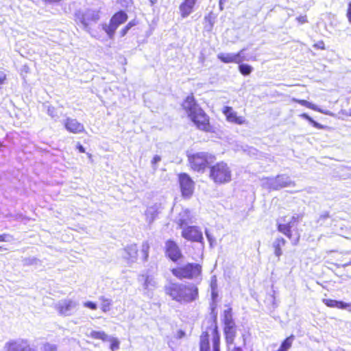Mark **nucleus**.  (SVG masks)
<instances>
[{
	"label": "nucleus",
	"mask_w": 351,
	"mask_h": 351,
	"mask_svg": "<svg viewBox=\"0 0 351 351\" xmlns=\"http://www.w3.org/2000/svg\"><path fill=\"white\" fill-rule=\"evenodd\" d=\"M128 16L127 13L123 10H119L115 12L109 21L108 25H105L103 27V29L107 34L110 38H112L117 29L125 22L127 21Z\"/></svg>",
	"instance_id": "nucleus-9"
},
{
	"label": "nucleus",
	"mask_w": 351,
	"mask_h": 351,
	"mask_svg": "<svg viewBox=\"0 0 351 351\" xmlns=\"http://www.w3.org/2000/svg\"><path fill=\"white\" fill-rule=\"evenodd\" d=\"M222 112L228 122L237 125H243L246 123L245 118L242 116H237V112L233 110L232 107L226 106Z\"/></svg>",
	"instance_id": "nucleus-16"
},
{
	"label": "nucleus",
	"mask_w": 351,
	"mask_h": 351,
	"mask_svg": "<svg viewBox=\"0 0 351 351\" xmlns=\"http://www.w3.org/2000/svg\"><path fill=\"white\" fill-rule=\"evenodd\" d=\"M209 178L216 184L221 185L232 180V170L225 161H219L209 167Z\"/></svg>",
	"instance_id": "nucleus-4"
},
{
	"label": "nucleus",
	"mask_w": 351,
	"mask_h": 351,
	"mask_svg": "<svg viewBox=\"0 0 351 351\" xmlns=\"http://www.w3.org/2000/svg\"><path fill=\"white\" fill-rule=\"evenodd\" d=\"M197 0H183L179 5V12L182 19L188 17L194 10Z\"/></svg>",
	"instance_id": "nucleus-17"
},
{
	"label": "nucleus",
	"mask_w": 351,
	"mask_h": 351,
	"mask_svg": "<svg viewBox=\"0 0 351 351\" xmlns=\"http://www.w3.org/2000/svg\"><path fill=\"white\" fill-rule=\"evenodd\" d=\"M166 295L180 303H190L199 298V289L193 283L170 282L164 288Z\"/></svg>",
	"instance_id": "nucleus-2"
},
{
	"label": "nucleus",
	"mask_w": 351,
	"mask_h": 351,
	"mask_svg": "<svg viewBox=\"0 0 351 351\" xmlns=\"http://www.w3.org/2000/svg\"><path fill=\"white\" fill-rule=\"evenodd\" d=\"M160 160V157L159 156H154L152 160V163L153 165H156Z\"/></svg>",
	"instance_id": "nucleus-41"
},
{
	"label": "nucleus",
	"mask_w": 351,
	"mask_h": 351,
	"mask_svg": "<svg viewBox=\"0 0 351 351\" xmlns=\"http://www.w3.org/2000/svg\"><path fill=\"white\" fill-rule=\"evenodd\" d=\"M313 48L315 49L324 50L326 49V45L323 40H319L313 45Z\"/></svg>",
	"instance_id": "nucleus-30"
},
{
	"label": "nucleus",
	"mask_w": 351,
	"mask_h": 351,
	"mask_svg": "<svg viewBox=\"0 0 351 351\" xmlns=\"http://www.w3.org/2000/svg\"><path fill=\"white\" fill-rule=\"evenodd\" d=\"M64 126L70 133L80 134L86 132L84 125L76 119L66 118L64 121Z\"/></svg>",
	"instance_id": "nucleus-14"
},
{
	"label": "nucleus",
	"mask_w": 351,
	"mask_h": 351,
	"mask_svg": "<svg viewBox=\"0 0 351 351\" xmlns=\"http://www.w3.org/2000/svg\"><path fill=\"white\" fill-rule=\"evenodd\" d=\"M178 178L182 196L185 199H189L194 192V181L186 173H179Z\"/></svg>",
	"instance_id": "nucleus-11"
},
{
	"label": "nucleus",
	"mask_w": 351,
	"mask_h": 351,
	"mask_svg": "<svg viewBox=\"0 0 351 351\" xmlns=\"http://www.w3.org/2000/svg\"><path fill=\"white\" fill-rule=\"evenodd\" d=\"M245 49L240 50L237 53H219L217 55V58L223 63H237L239 64L243 62L245 58L242 56L243 52Z\"/></svg>",
	"instance_id": "nucleus-15"
},
{
	"label": "nucleus",
	"mask_w": 351,
	"mask_h": 351,
	"mask_svg": "<svg viewBox=\"0 0 351 351\" xmlns=\"http://www.w3.org/2000/svg\"><path fill=\"white\" fill-rule=\"evenodd\" d=\"M181 106L189 119L197 130L206 133L215 132V128L210 122V117L197 104L193 93L184 98Z\"/></svg>",
	"instance_id": "nucleus-1"
},
{
	"label": "nucleus",
	"mask_w": 351,
	"mask_h": 351,
	"mask_svg": "<svg viewBox=\"0 0 351 351\" xmlns=\"http://www.w3.org/2000/svg\"><path fill=\"white\" fill-rule=\"evenodd\" d=\"M186 335L185 334V332L182 330H179L178 332H177V334H176V337L178 338V339H181V338H183Z\"/></svg>",
	"instance_id": "nucleus-40"
},
{
	"label": "nucleus",
	"mask_w": 351,
	"mask_h": 351,
	"mask_svg": "<svg viewBox=\"0 0 351 351\" xmlns=\"http://www.w3.org/2000/svg\"><path fill=\"white\" fill-rule=\"evenodd\" d=\"M182 237L191 242H200L203 241L201 230L197 226H188L182 231Z\"/></svg>",
	"instance_id": "nucleus-13"
},
{
	"label": "nucleus",
	"mask_w": 351,
	"mask_h": 351,
	"mask_svg": "<svg viewBox=\"0 0 351 351\" xmlns=\"http://www.w3.org/2000/svg\"><path fill=\"white\" fill-rule=\"evenodd\" d=\"M199 351H220V333L216 315L200 335Z\"/></svg>",
	"instance_id": "nucleus-3"
},
{
	"label": "nucleus",
	"mask_w": 351,
	"mask_h": 351,
	"mask_svg": "<svg viewBox=\"0 0 351 351\" xmlns=\"http://www.w3.org/2000/svg\"><path fill=\"white\" fill-rule=\"evenodd\" d=\"M286 243V241L280 237V238H277L274 244H273V247H274V254L275 255L277 256V257H280L282 254V247L284 246Z\"/></svg>",
	"instance_id": "nucleus-20"
},
{
	"label": "nucleus",
	"mask_w": 351,
	"mask_h": 351,
	"mask_svg": "<svg viewBox=\"0 0 351 351\" xmlns=\"http://www.w3.org/2000/svg\"><path fill=\"white\" fill-rule=\"evenodd\" d=\"M5 80L6 75L3 71H0V84H3Z\"/></svg>",
	"instance_id": "nucleus-38"
},
{
	"label": "nucleus",
	"mask_w": 351,
	"mask_h": 351,
	"mask_svg": "<svg viewBox=\"0 0 351 351\" xmlns=\"http://www.w3.org/2000/svg\"><path fill=\"white\" fill-rule=\"evenodd\" d=\"M84 306L87 307L91 310H95L97 308L96 303L90 301H87L84 303Z\"/></svg>",
	"instance_id": "nucleus-33"
},
{
	"label": "nucleus",
	"mask_w": 351,
	"mask_h": 351,
	"mask_svg": "<svg viewBox=\"0 0 351 351\" xmlns=\"http://www.w3.org/2000/svg\"><path fill=\"white\" fill-rule=\"evenodd\" d=\"M7 351H17L16 343L14 341L8 342L5 345Z\"/></svg>",
	"instance_id": "nucleus-31"
},
{
	"label": "nucleus",
	"mask_w": 351,
	"mask_h": 351,
	"mask_svg": "<svg viewBox=\"0 0 351 351\" xmlns=\"http://www.w3.org/2000/svg\"><path fill=\"white\" fill-rule=\"evenodd\" d=\"M294 338L295 337L293 335L285 338L282 341L279 348L276 351H288L292 346Z\"/></svg>",
	"instance_id": "nucleus-21"
},
{
	"label": "nucleus",
	"mask_w": 351,
	"mask_h": 351,
	"mask_svg": "<svg viewBox=\"0 0 351 351\" xmlns=\"http://www.w3.org/2000/svg\"><path fill=\"white\" fill-rule=\"evenodd\" d=\"M3 146V143H0V148L2 147Z\"/></svg>",
	"instance_id": "nucleus-48"
},
{
	"label": "nucleus",
	"mask_w": 351,
	"mask_h": 351,
	"mask_svg": "<svg viewBox=\"0 0 351 351\" xmlns=\"http://www.w3.org/2000/svg\"><path fill=\"white\" fill-rule=\"evenodd\" d=\"M7 237H8V234H0V242H5L7 241Z\"/></svg>",
	"instance_id": "nucleus-42"
},
{
	"label": "nucleus",
	"mask_w": 351,
	"mask_h": 351,
	"mask_svg": "<svg viewBox=\"0 0 351 351\" xmlns=\"http://www.w3.org/2000/svg\"><path fill=\"white\" fill-rule=\"evenodd\" d=\"M117 3L121 5L122 7L128 8V5L133 4L132 0H117Z\"/></svg>",
	"instance_id": "nucleus-34"
},
{
	"label": "nucleus",
	"mask_w": 351,
	"mask_h": 351,
	"mask_svg": "<svg viewBox=\"0 0 351 351\" xmlns=\"http://www.w3.org/2000/svg\"><path fill=\"white\" fill-rule=\"evenodd\" d=\"M130 29L126 27L125 25L119 32V35L121 37H124L128 32Z\"/></svg>",
	"instance_id": "nucleus-37"
},
{
	"label": "nucleus",
	"mask_w": 351,
	"mask_h": 351,
	"mask_svg": "<svg viewBox=\"0 0 351 351\" xmlns=\"http://www.w3.org/2000/svg\"><path fill=\"white\" fill-rule=\"evenodd\" d=\"M165 254L171 261L176 263L183 257L178 244L173 239H168L165 242Z\"/></svg>",
	"instance_id": "nucleus-12"
},
{
	"label": "nucleus",
	"mask_w": 351,
	"mask_h": 351,
	"mask_svg": "<svg viewBox=\"0 0 351 351\" xmlns=\"http://www.w3.org/2000/svg\"><path fill=\"white\" fill-rule=\"evenodd\" d=\"M238 69L243 76L249 75L253 71V67L247 64H240Z\"/></svg>",
	"instance_id": "nucleus-26"
},
{
	"label": "nucleus",
	"mask_w": 351,
	"mask_h": 351,
	"mask_svg": "<svg viewBox=\"0 0 351 351\" xmlns=\"http://www.w3.org/2000/svg\"><path fill=\"white\" fill-rule=\"evenodd\" d=\"M280 186H287V184H281Z\"/></svg>",
	"instance_id": "nucleus-47"
},
{
	"label": "nucleus",
	"mask_w": 351,
	"mask_h": 351,
	"mask_svg": "<svg viewBox=\"0 0 351 351\" xmlns=\"http://www.w3.org/2000/svg\"><path fill=\"white\" fill-rule=\"evenodd\" d=\"M43 351H58L56 345L46 343L43 345Z\"/></svg>",
	"instance_id": "nucleus-29"
},
{
	"label": "nucleus",
	"mask_w": 351,
	"mask_h": 351,
	"mask_svg": "<svg viewBox=\"0 0 351 351\" xmlns=\"http://www.w3.org/2000/svg\"><path fill=\"white\" fill-rule=\"evenodd\" d=\"M224 0H219V5L221 7V5L223 4V1Z\"/></svg>",
	"instance_id": "nucleus-46"
},
{
	"label": "nucleus",
	"mask_w": 351,
	"mask_h": 351,
	"mask_svg": "<svg viewBox=\"0 0 351 351\" xmlns=\"http://www.w3.org/2000/svg\"><path fill=\"white\" fill-rule=\"evenodd\" d=\"M72 308V302L66 301L58 306V311L61 315H66Z\"/></svg>",
	"instance_id": "nucleus-23"
},
{
	"label": "nucleus",
	"mask_w": 351,
	"mask_h": 351,
	"mask_svg": "<svg viewBox=\"0 0 351 351\" xmlns=\"http://www.w3.org/2000/svg\"><path fill=\"white\" fill-rule=\"evenodd\" d=\"M149 248L150 246L147 241L142 243L140 250L136 244L128 245L124 250L126 254L125 258L131 262L136 261L138 257L142 261H147L149 257Z\"/></svg>",
	"instance_id": "nucleus-8"
},
{
	"label": "nucleus",
	"mask_w": 351,
	"mask_h": 351,
	"mask_svg": "<svg viewBox=\"0 0 351 351\" xmlns=\"http://www.w3.org/2000/svg\"><path fill=\"white\" fill-rule=\"evenodd\" d=\"M293 220L294 221H297V219H296V218H295V217H293Z\"/></svg>",
	"instance_id": "nucleus-49"
},
{
	"label": "nucleus",
	"mask_w": 351,
	"mask_h": 351,
	"mask_svg": "<svg viewBox=\"0 0 351 351\" xmlns=\"http://www.w3.org/2000/svg\"><path fill=\"white\" fill-rule=\"evenodd\" d=\"M76 149L78 150V152L80 153H85V152H86L85 149L84 148V147L80 143H77Z\"/></svg>",
	"instance_id": "nucleus-39"
},
{
	"label": "nucleus",
	"mask_w": 351,
	"mask_h": 351,
	"mask_svg": "<svg viewBox=\"0 0 351 351\" xmlns=\"http://www.w3.org/2000/svg\"><path fill=\"white\" fill-rule=\"evenodd\" d=\"M100 19L99 12L88 10L85 12H78L75 14V21L81 24L85 29H88L92 23L97 22Z\"/></svg>",
	"instance_id": "nucleus-10"
},
{
	"label": "nucleus",
	"mask_w": 351,
	"mask_h": 351,
	"mask_svg": "<svg viewBox=\"0 0 351 351\" xmlns=\"http://www.w3.org/2000/svg\"><path fill=\"white\" fill-rule=\"evenodd\" d=\"M300 117L304 119L305 120L308 121L314 128L317 129H324V126L321 125L320 123L316 122L314 121L308 114L306 113H302L300 115Z\"/></svg>",
	"instance_id": "nucleus-27"
},
{
	"label": "nucleus",
	"mask_w": 351,
	"mask_h": 351,
	"mask_svg": "<svg viewBox=\"0 0 351 351\" xmlns=\"http://www.w3.org/2000/svg\"><path fill=\"white\" fill-rule=\"evenodd\" d=\"M137 24V21L134 19L131 20L129 21L126 25V27L129 29H130L132 27L135 26Z\"/></svg>",
	"instance_id": "nucleus-36"
},
{
	"label": "nucleus",
	"mask_w": 351,
	"mask_h": 351,
	"mask_svg": "<svg viewBox=\"0 0 351 351\" xmlns=\"http://www.w3.org/2000/svg\"><path fill=\"white\" fill-rule=\"evenodd\" d=\"M88 158H90L91 157V154H88Z\"/></svg>",
	"instance_id": "nucleus-50"
},
{
	"label": "nucleus",
	"mask_w": 351,
	"mask_h": 351,
	"mask_svg": "<svg viewBox=\"0 0 351 351\" xmlns=\"http://www.w3.org/2000/svg\"><path fill=\"white\" fill-rule=\"evenodd\" d=\"M215 160V156L206 152H198L188 156L189 167L196 172H204L209 164Z\"/></svg>",
	"instance_id": "nucleus-6"
},
{
	"label": "nucleus",
	"mask_w": 351,
	"mask_h": 351,
	"mask_svg": "<svg viewBox=\"0 0 351 351\" xmlns=\"http://www.w3.org/2000/svg\"><path fill=\"white\" fill-rule=\"evenodd\" d=\"M99 300L101 302V310L104 313L109 311L110 310L111 305H112L111 300L104 297V296H101L99 298Z\"/></svg>",
	"instance_id": "nucleus-24"
},
{
	"label": "nucleus",
	"mask_w": 351,
	"mask_h": 351,
	"mask_svg": "<svg viewBox=\"0 0 351 351\" xmlns=\"http://www.w3.org/2000/svg\"><path fill=\"white\" fill-rule=\"evenodd\" d=\"M110 341V349L112 351H115L119 348V341L116 338H111L109 339Z\"/></svg>",
	"instance_id": "nucleus-28"
},
{
	"label": "nucleus",
	"mask_w": 351,
	"mask_h": 351,
	"mask_svg": "<svg viewBox=\"0 0 351 351\" xmlns=\"http://www.w3.org/2000/svg\"><path fill=\"white\" fill-rule=\"evenodd\" d=\"M291 100L293 102L299 104L306 108H308L309 109L313 110L317 112H322V110L320 108H319L316 105H315L311 102H308L306 100L299 99H295V98H293Z\"/></svg>",
	"instance_id": "nucleus-22"
},
{
	"label": "nucleus",
	"mask_w": 351,
	"mask_h": 351,
	"mask_svg": "<svg viewBox=\"0 0 351 351\" xmlns=\"http://www.w3.org/2000/svg\"><path fill=\"white\" fill-rule=\"evenodd\" d=\"M295 20L300 25L308 23V18L306 15H300L296 17Z\"/></svg>",
	"instance_id": "nucleus-32"
},
{
	"label": "nucleus",
	"mask_w": 351,
	"mask_h": 351,
	"mask_svg": "<svg viewBox=\"0 0 351 351\" xmlns=\"http://www.w3.org/2000/svg\"><path fill=\"white\" fill-rule=\"evenodd\" d=\"M202 271V265L197 263H187L171 269L173 276L180 280L195 279L201 276Z\"/></svg>",
	"instance_id": "nucleus-5"
},
{
	"label": "nucleus",
	"mask_w": 351,
	"mask_h": 351,
	"mask_svg": "<svg viewBox=\"0 0 351 351\" xmlns=\"http://www.w3.org/2000/svg\"><path fill=\"white\" fill-rule=\"evenodd\" d=\"M89 336L93 339H100L103 341H106L108 340V335L104 331L93 330L90 333Z\"/></svg>",
	"instance_id": "nucleus-25"
},
{
	"label": "nucleus",
	"mask_w": 351,
	"mask_h": 351,
	"mask_svg": "<svg viewBox=\"0 0 351 351\" xmlns=\"http://www.w3.org/2000/svg\"><path fill=\"white\" fill-rule=\"evenodd\" d=\"M215 285L214 286H213V285H212V288H213V291H212V298H213V299H215V298H217V292L215 291Z\"/></svg>",
	"instance_id": "nucleus-43"
},
{
	"label": "nucleus",
	"mask_w": 351,
	"mask_h": 351,
	"mask_svg": "<svg viewBox=\"0 0 351 351\" xmlns=\"http://www.w3.org/2000/svg\"><path fill=\"white\" fill-rule=\"evenodd\" d=\"M323 303L329 308H337L339 309H347L351 311V303H346L343 301L325 298L322 300Z\"/></svg>",
	"instance_id": "nucleus-18"
},
{
	"label": "nucleus",
	"mask_w": 351,
	"mask_h": 351,
	"mask_svg": "<svg viewBox=\"0 0 351 351\" xmlns=\"http://www.w3.org/2000/svg\"><path fill=\"white\" fill-rule=\"evenodd\" d=\"M232 351H242V349L240 347H234Z\"/></svg>",
	"instance_id": "nucleus-45"
},
{
	"label": "nucleus",
	"mask_w": 351,
	"mask_h": 351,
	"mask_svg": "<svg viewBox=\"0 0 351 351\" xmlns=\"http://www.w3.org/2000/svg\"><path fill=\"white\" fill-rule=\"evenodd\" d=\"M346 17L348 22L351 24V1L348 3V8L346 10Z\"/></svg>",
	"instance_id": "nucleus-35"
},
{
	"label": "nucleus",
	"mask_w": 351,
	"mask_h": 351,
	"mask_svg": "<svg viewBox=\"0 0 351 351\" xmlns=\"http://www.w3.org/2000/svg\"><path fill=\"white\" fill-rule=\"evenodd\" d=\"M291 223H280L278 225V230L285 236H287L289 239H293L295 243H297L300 240V234L297 232L295 233V236L293 237L291 233Z\"/></svg>",
	"instance_id": "nucleus-19"
},
{
	"label": "nucleus",
	"mask_w": 351,
	"mask_h": 351,
	"mask_svg": "<svg viewBox=\"0 0 351 351\" xmlns=\"http://www.w3.org/2000/svg\"><path fill=\"white\" fill-rule=\"evenodd\" d=\"M186 224V221L184 219H180L178 221V226L182 228L184 225Z\"/></svg>",
	"instance_id": "nucleus-44"
},
{
	"label": "nucleus",
	"mask_w": 351,
	"mask_h": 351,
	"mask_svg": "<svg viewBox=\"0 0 351 351\" xmlns=\"http://www.w3.org/2000/svg\"><path fill=\"white\" fill-rule=\"evenodd\" d=\"M223 323L224 324L223 333L226 343L228 346L232 345L234 343L237 335V326L233 319L231 308H228L223 311Z\"/></svg>",
	"instance_id": "nucleus-7"
}]
</instances>
